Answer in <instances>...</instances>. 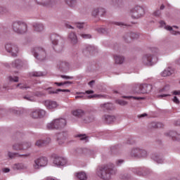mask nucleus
Instances as JSON below:
<instances>
[{
    "label": "nucleus",
    "instance_id": "338daca9",
    "mask_svg": "<svg viewBox=\"0 0 180 180\" xmlns=\"http://www.w3.org/2000/svg\"><path fill=\"white\" fill-rule=\"evenodd\" d=\"M75 98H76V99H79V98H82V96H76Z\"/></svg>",
    "mask_w": 180,
    "mask_h": 180
},
{
    "label": "nucleus",
    "instance_id": "1a4fd4ad",
    "mask_svg": "<svg viewBox=\"0 0 180 180\" xmlns=\"http://www.w3.org/2000/svg\"><path fill=\"white\" fill-rule=\"evenodd\" d=\"M46 165H47V158L43 157L34 161V168L39 169L40 167H46Z\"/></svg>",
    "mask_w": 180,
    "mask_h": 180
},
{
    "label": "nucleus",
    "instance_id": "680f3d73",
    "mask_svg": "<svg viewBox=\"0 0 180 180\" xmlns=\"http://www.w3.org/2000/svg\"><path fill=\"white\" fill-rule=\"evenodd\" d=\"M160 98H165V96H169V94H162V95H160L159 96Z\"/></svg>",
    "mask_w": 180,
    "mask_h": 180
},
{
    "label": "nucleus",
    "instance_id": "4c0bfd02",
    "mask_svg": "<svg viewBox=\"0 0 180 180\" xmlns=\"http://www.w3.org/2000/svg\"><path fill=\"white\" fill-rule=\"evenodd\" d=\"M14 168H15V169H23L25 166L22 163H18L14 165Z\"/></svg>",
    "mask_w": 180,
    "mask_h": 180
},
{
    "label": "nucleus",
    "instance_id": "3c124183",
    "mask_svg": "<svg viewBox=\"0 0 180 180\" xmlns=\"http://www.w3.org/2000/svg\"><path fill=\"white\" fill-rule=\"evenodd\" d=\"M155 161L158 162V164H162L163 161L162 160V159H158V158H155Z\"/></svg>",
    "mask_w": 180,
    "mask_h": 180
},
{
    "label": "nucleus",
    "instance_id": "0eeeda50",
    "mask_svg": "<svg viewBox=\"0 0 180 180\" xmlns=\"http://www.w3.org/2000/svg\"><path fill=\"white\" fill-rule=\"evenodd\" d=\"M157 61V57L146 54L142 58V62L145 65H153Z\"/></svg>",
    "mask_w": 180,
    "mask_h": 180
},
{
    "label": "nucleus",
    "instance_id": "bb28decb",
    "mask_svg": "<svg viewBox=\"0 0 180 180\" xmlns=\"http://www.w3.org/2000/svg\"><path fill=\"white\" fill-rule=\"evenodd\" d=\"M29 154H25V155H19L18 153H13L8 152V157L10 158H15V157H29Z\"/></svg>",
    "mask_w": 180,
    "mask_h": 180
},
{
    "label": "nucleus",
    "instance_id": "5fc2aeb1",
    "mask_svg": "<svg viewBox=\"0 0 180 180\" xmlns=\"http://www.w3.org/2000/svg\"><path fill=\"white\" fill-rule=\"evenodd\" d=\"M173 95H180V91H174Z\"/></svg>",
    "mask_w": 180,
    "mask_h": 180
},
{
    "label": "nucleus",
    "instance_id": "a19ab883",
    "mask_svg": "<svg viewBox=\"0 0 180 180\" xmlns=\"http://www.w3.org/2000/svg\"><path fill=\"white\" fill-rule=\"evenodd\" d=\"M116 103H118V105H120L121 106H125V105H127V102L123 100H117Z\"/></svg>",
    "mask_w": 180,
    "mask_h": 180
},
{
    "label": "nucleus",
    "instance_id": "7ed1b4c3",
    "mask_svg": "<svg viewBox=\"0 0 180 180\" xmlns=\"http://www.w3.org/2000/svg\"><path fill=\"white\" fill-rule=\"evenodd\" d=\"M65 124H67V121L65 119H56L47 124V129L48 130H53L54 129H63V127H65Z\"/></svg>",
    "mask_w": 180,
    "mask_h": 180
},
{
    "label": "nucleus",
    "instance_id": "49530a36",
    "mask_svg": "<svg viewBox=\"0 0 180 180\" xmlns=\"http://www.w3.org/2000/svg\"><path fill=\"white\" fill-rule=\"evenodd\" d=\"M24 99H27V101H30L31 102H34V97L33 96L30 97V96H26L24 97Z\"/></svg>",
    "mask_w": 180,
    "mask_h": 180
},
{
    "label": "nucleus",
    "instance_id": "58836bf2",
    "mask_svg": "<svg viewBox=\"0 0 180 180\" xmlns=\"http://www.w3.org/2000/svg\"><path fill=\"white\" fill-rule=\"evenodd\" d=\"M75 25L77 27H78V29H82V27H85V26H86V24H85L84 22H82V23L76 22L75 23Z\"/></svg>",
    "mask_w": 180,
    "mask_h": 180
},
{
    "label": "nucleus",
    "instance_id": "aec40b11",
    "mask_svg": "<svg viewBox=\"0 0 180 180\" xmlns=\"http://www.w3.org/2000/svg\"><path fill=\"white\" fill-rule=\"evenodd\" d=\"M115 116H112V115H105L104 117H103V120H104V122H105V123L110 124V123H113V122H115Z\"/></svg>",
    "mask_w": 180,
    "mask_h": 180
},
{
    "label": "nucleus",
    "instance_id": "5701e85b",
    "mask_svg": "<svg viewBox=\"0 0 180 180\" xmlns=\"http://www.w3.org/2000/svg\"><path fill=\"white\" fill-rule=\"evenodd\" d=\"M114 60L115 64H123V61H124V58L120 55L114 56Z\"/></svg>",
    "mask_w": 180,
    "mask_h": 180
},
{
    "label": "nucleus",
    "instance_id": "423d86ee",
    "mask_svg": "<svg viewBox=\"0 0 180 180\" xmlns=\"http://www.w3.org/2000/svg\"><path fill=\"white\" fill-rule=\"evenodd\" d=\"M6 50L8 53H10L12 57H16L18 53L19 52V48L13 44H7L6 45Z\"/></svg>",
    "mask_w": 180,
    "mask_h": 180
},
{
    "label": "nucleus",
    "instance_id": "2eb2a0df",
    "mask_svg": "<svg viewBox=\"0 0 180 180\" xmlns=\"http://www.w3.org/2000/svg\"><path fill=\"white\" fill-rule=\"evenodd\" d=\"M152 86L150 84H141L139 86V94H147L148 92H150L152 89Z\"/></svg>",
    "mask_w": 180,
    "mask_h": 180
},
{
    "label": "nucleus",
    "instance_id": "e2e57ef3",
    "mask_svg": "<svg viewBox=\"0 0 180 180\" xmlns=\"http://www.w3.org/2000/svg\"><path fill=\"white\" fill-rule=\"evenodd\" d=\"M95 82V81L92 80L89 83V85H90V86H92V85H94V83Z\"/></svg>",
    "mask_w": 180,
    "mask_h": 180
},
{
    "label": "nucleus",
    "instance_id": "a878e982",
    "mask_svg": "<svg viewBox=\"0 0 180 180\" xmlns=\"http://www.w3.org/2000/svg\"><path fill=\"white\" fill-rule=\"evenodd\" d=\"M22 64V61L17 59L11 63V67H13V68H19V67H21Z\"/></svg>",
    "mask_w": 180,
    "mask_h": 180
},
{
    "label": "nucleus",
    "instance_id": "de8ad7c7",
    "mask_svg": "<svg viewBox=\"0 0 180 180\" xmlns=\"http://www.w3.org/2000/svg\"><path fill=\"white\" fill-rule=\"evenodd\" d=\"M130 37L131 39H139V34L133 32V33H131Z\"/></svg>",
    "mask_w": 180,
    "mask_h": 180
},
{
    "label": "nucleus",
    "instance_id": "09e8293b",
    "mask_svg": "<svg viewBox=\"0 0 180 180\" xmlns=\"http://www.w3.org/2000/svg\"><path fill=\"white\" fill-rule=\"evenodd\" d=\"M173 102L176 103V105L179 104V99L176 96H174L173 98Z\"/></svg>",
    "mask_w": 180,
    "mask_h": 180
},
{
    "label": "nucleus",
    "instance_id": "6e6552de",
    "mask_svg": "<svg viewBox=\"0 0 180 180\" xmlns=\"http://www.w3.org/2000/svg\"><path fill=\"white\" fill-rule=\"evenodd\" d=\"M144 15V9L141 6H136L131 11V16L134 19H139Z\"/></svg>",
    "mask_w": 180,
    "mask_h": 180
},
{
    "label": "nucleus",
    "instance_id": "f257e3e1",
    "mask_svg": "<svg viewBox=\"0 0 180 180\" xmlns=\"http://www.w3.org/2000/svg\"><path fill=\"white\" fill-rule=\"evenodd\" d=\"M112 174H115V169H113V167H109V166L101 167L97 172L98 176L104 180H109Z\"/></svg>",
    "mask_w": 180,
    "mask_h": 180
},
{
    "label": "nucleus",
    "instance_id": "79ce46f5",
    "mask_svg": "<svg viewBox=\"0 0 180 180\" xmlns=\"http://www.w3.org/2000/svg\"><path fill=\"white\" fill-rule=\"evenodd\" d=\"M17 86H19L20 89H27L28 88H30V86L22 84H18Z\"/></svg>",
    "mask_w": 180,
    "mask_h": 180
},
{
    "label": "nucleus",
    "instance_id": "0e129e2a",
    "mask_svg": "<svg viewBox=\"0 0 180 180\" xmlns=\"http://www.w3.org/2000/svg\"><path fill=\"white\" fill-rule=\"evenodd\" d=\"M176 126H180V120L176 122Z\"/></svg>",
    "mask_w": 180,
    "mask_h": 180
},
{
    "label": "nucleus",
    "instance_id": "dca6fc26",
    "mask_svg": "<svg viewBox=\"0 0 180 180\" xmlns=\"http://www.w3.org/2000/svg\"><path fill=\"white\" fill-rule=\"evenodd\" d=\"M67 137H68V134H67V132H62L58 134L57 139L58 144H64V143L67 140Z\"/></svg>",
    "mask_w": 180,
    "mask_h": 180
},
{
    "label": "nucleus",
    "instance_id": "9d476101",
    "mask_svg": "<svg viewBox=\"0 0 180 180\" xmlns=\"http://www.w3.org/2000/svg\"><path fill=\"white\" fill-rule=\"evenodd\" d=\"M132 157H143V158L147 156V151L143 149L134 148L131 152Z\"/></svg>",
    "mask_w": 180,
    "mask_h": 180
},
{
    "label": "nucleus",
    "instance_id": "c756f323",
    "mask_svg": "<svg viewBox=\"0 0 180 180\" xmlns=\"http://www.w3.org/2000/svg\"><path fill=\"white\" fill-rule=\"evenodd\" d=\"M34 29L35 32H41L44 29V27L43 26V24H34Z\"/></svg>",
    "mask_w": 180,
    "mask_h": 180
},
{
    "label": "nucleus",
    "instance_id": "a18cd8bd",
    "mask_svg": "<svg viewBox=\"0 0 180 180\" xmlns=\"http://www.w3.org/2000/svg\"><path fill=\"white\" fill-rule=\"evenodd\" d=\"M112 106H113L112 103L104 104V108H106V109H108V110H110L112 109Z\"/></svg>",
    "mask_w": 180,
    "mask_h": 180
},
{
    "label": "nucleus",
    "instance_id": "052dcab7",
    "mask_svg": "<svg viewBox=\"0 0 180 180\" xmlns=\"http://www.w3.org/2000/svg\"><path fill=\"white\" fill-rule=\"evenodd\" d=\"M66 27L68 29H74V27L71 26L70 25L66 24Z\"/></svg>",
    "mask_w": 180,
    "mask_h": 180
},
{
    "label": "nucleus",
    "instance_id": "ea45409f",
    "mask_svg": "<svg viewBox=\"0 0 180 180\" xmlns=\"http://www.w3.org/2000/svg\"><path fill=\"white\" fill-rule=\"evenodd\" d=\"M67 84H72V82H56L55 84L57 85L58 86H61L63 85H67Z\"/></svg>",
    "mask_w": 180,
    "mask_h": 180
},
{
    "label": "nucleus",
    "instance_id": "f3484780",
    "mask_svg": "<svg viewBox=\"0 0 180 180\" xmlns=\"http://www.w3.org/2000/svg\"><path fill=\"white\" fill-rule=\"evenodd\" d=\"M160 24L162 27H165V29L166 30H169L170 32V33H172V34H180L179 32L174 31V30H172V27L169 26V25H165V22L160 21Z\"/></svg>",
    "mask_w": 180,
    "mask_h": 180
},
{
    "label": "nucleus",
    "instance_id": "bf43d9fd",
    "mask_svg": "<svg viewBox=\"0 0 180 180\" xmlns=\"http://www.w3.org/2000/svg\"><path fill=\"white\" fill-rule=\"evenodd\" d=\"M86 94H88L89 95L91 94H94V91H92V90H87V91H86Z\"/></svg>",
    "mask_w": 180,
    "mask_h": 180
},
{
    "label": "nucleus",
    "instance_id": "cd10ccee",
    "mask_svg": "<svg viewBox=\"0 0 180 180\" xmlns=\"http://www.w3.org/2000/svg\"><path fill=\"white\" fill-rule=\"evenodd\" d=\"M76 176L78 178L79 180H86V174L83 172H80L79 173H77Z\"/></svg>",
    "mask_w": 180,
    "mask_h": 180
},
{
    "label": "nucleus",
    "instance_id": "69168bd1",
    "mask_svg": "<svg viewBox=\"0 0 180 180\" xmlns=\"http://www.w3.org/2000/svg\"><path fill=\"white\" fill-rule=\"evenodd\" d=\"M146 116H147V114L144 113V114L141 115L139 116V117H146Z\"/></svg>",
    "mask_w": 180,
    "mask_h": 180
},
{
    "label": "nucleus",
    "instance_id": "b1692460",
    "mask_svg": "<svg viewBox=\"0 0 180 180\" xmlns=\"http://www.w3.org/2000/svg\"><path fill=\"white\" fill-rule=\"evenodd\" d=\"M58 39H60V37L57 35V34H53L51 35V40L54 46H57L58 44Z\"/></svg>",
    "mask_w": 180,
    "mask_h": 180
},
{
    "label": "nucleus",
    "instance_id": "37998d69",
    "mask_svg": "<svg viewBox=\"0 0 180 180\" xmlns=\"http://www.w3.org/2000/svg\"><path fill=\"white\" fill-rule=\"evenodd\" d=\"M80 36L83 39H91V34H81Z\"/></svg>",
    "mask_w": 180,
    "mask_h": 180
},
{
    "label": "nucleus",
    "instance_id": "c85d7f7f",
    "mask_svg": "<svg viewBox=\"0 0 180 180\" xmlns=\"http://www.w3.org/2000/svg\"><path fill=\"white\" fill-rule=\"evenodd\" d=\"M136 174L140 176H144V175H147V172H146V168H138L136 170Z\"/></svg>",
    "mask_w": 180,
    "mask_h": 180
},
{
    "label": "nucleus",
    "instance_id": "412c9836",
    "mask_svg": "<svg viewBox=\"0 0 180 180\" xmlns=\"http://www.w3.org/2000/svg\"><path fill=\"white\" fill-rule=\"evenodd\" d=\"M69 39L72 43V44H77L78 43V39L77 38V34L74 32H71L69 34Z\"/></svg>",
    "mask_w": 180,
    "mask_h": 180
},
{
    "label": "nucleus",
    "instance_id": "c03bdc74",
    "mask_svg": "<svg viewBox=\"0 0 180 180\" xmlns=\"http://www.w3.org/2000/svg\"><path fill=\"white\" fill-rule=\"evenodd\" d=\"M124 98H127V99H130V98H132V99H136L137 101H140V99H144L143 97H136V96H124Z\"/></svg>",
    "mask_w": 180,
    "mask_h": 180
},
{
    "label": "nucleus",
    "instance_id": "7c9ffc66",
    "mask_svg": "<svg viewBox=\"0 0 180 180\" xmlns=\"http://www.w3.org/2000/svg\"><path fill=\"white\" fill-rule=\"evenodd\" d=\"M37 4L39 5H44L45 6H47V5H50V3L51 2V0H36Z\"/></svg>",
    "mask_w": 180,
    "mask_h": 180
},
{
    "label": "nucleus",
    "instance_id": "6e6d98bb",
    "mask_svg": "<svg viewBox=\"0 0 180 180\" xmlns=\"http://www.w3.org/2000/svg\"><path fill=\"white\" fill-rule=\"evenodd\" d=\"M115 25H117V26H124V24L122 22H115Z\"/></svg>",
    "mask_w": 180,
    "mask_h": 180
},
{
    "label": "nucleus",
    "instance_id": "2f4dec72",
    "mask_svg": "<svg viewBox=\"0 0 180 180\" xmlns=\"http://www.w3.org/2000/svg\"><path fill=\"white\" fill-rule=\"evenodd\" d=\"M58 67L60 70H63V68H68V63L67 62H59L58 63Z\"/></svg>",
    "mask_w": 180,
    "mask_h": 180
},
{
    "label": "nucleus",
    "instance_id": "9b49d317",
    "mask_svg": "<svg viewBox=\"0 0 180 180\" xmlns=\"http://www.w3.org/2000/svg\"><path fill=\"white\" fill-rule=\"evenodd\" d=\"M33 119H39V117H44L46 116V111L44 110L37 109L32 111L30 114Z\"/></svg>",
    "mask_w": 180,
    "mask_h": 180
},
{
    "label": "nucleus",
    "instance_id": "774afa93",
    "mask_svg": "<svg viewBox=\"0 0 180 180\" xmlns=\"http://www.w3.org/2000/svg\"><path fill=\"white\" fill-rule=\"evenodd\" d=\"M46 180H56V179H53V178L48 177V178L46 179Z\"/></svg>",
    "mask_w": 180,
    "mask_h": 180
},
{
    "label": "nucleus",
    "instance_id": "393cba45",
    "mask_svg": "<svg viewBox=\"0 0 180 180\" xmlns=\"http://www.w3.org/2000/svg\"><path fill=\"white\" fill-rule=\"evenodd\" d=\"M50 143V139H48L47 141L39 140L36 142L35 146H37V147H43V146H46Z\"/></svg>",
    "mask_w": 180,
    "mask_h": 180
},
{
    "label": "nucleus",
    "instance_id": "473e14b6",
    "mask_svg": "<svg viewBox=\"0 0 180 180\" xmlns=\"http://www.w3.org/2000/svg\"><path fill=\"white\" fill-rule=\"evenodd\" d=\"M49 94H58V92H70L69 89H57L56 91L48 90Z\"/></svg>",
    "mask_w": 180,
    "mask_h": 180
},
{
    "label": "nucleus",
    "instance_id": "a211bd4d",
    "mask_svg": "<svg viewBox=\"0 0 180 180\" xmlns=\"http://www.w3.org/2000/svg\"><path fill=\"white\" fill-rule=\"evenodd\" d=\"M167 136H170L172 137V140H176V141H180V134L176 133V131H169L168 134H167Z\"/></svg>",
    "mask_w": 180,
    "mask_h": 180
},
{
    "label": "nucleus",
    "instance_id": "4468645a",
    "mask_svg": "<svg viewBox=\"0 0 180 180\" xmlns=\"http://www.w3.org/2000/svg\"><path fill=\"white\" fill-rule=\"evenodd\" d=\"M44 105L46 109H48L49 110H53V109H56L58 106V104L56 101L51 100L45 101Z\"/></svg>",
    "mask_w": 180,
    "mask_h": 180
},
{
    "label": "nucleus",
    "instance_id": "f8f14e48",
    "mask_svg": "<svg viewBox=\"0 0 180 180\" xmlns=\"http://www.w3.org/2000/svg\"><path fill=\"white\" fill-rule=\"evenodd\" d=\"M53 164L57 165V167H64V165L67 164V159L63 157L57 156L53 160Z\"/></svg>",
    "mask_w": 180,
    "mask_h": 180
},
{
    "label": "nucleus",
    "instance_id": "e433bc0d",
    "mask_svg": "<svg viewBox=\"0 0 180 180\" xmlns=\"http://www.w3.org/2000/svg\"><path fill=\"white\" fill-rule=\"evenodd\" d=\"M32 77H43V72H33L31 73Z\"/></svg>",
    "mask_w": 180,
    "mask_h": 180
},
{
    "label": "nucleus",
    "instance_id": "72a5a7b5",
    "mask_svg": "<svg viewBox=\"0 0 180 180\" xmlns=\"http://www.w3.org/2000/svg\"><path fill=\"white\" fill-rule=\"evenodd\" d=\"M77 137H79L82 141L84 140L85 143L88 142V136L85 134H78Z\"/></svg>",
    "mask_w": 180,
    "mask_h": 180
},
{
    "label": "nucleus",
    "instance_id": "864d4df0",
    "mask_svg": "<svg viewBox=\"0 0 180 180\" xmlns=\"http://www.w3.org/2000/svg\"><path fill=\"white\" fill-rule=\"evenodd\" d=\"M86 50H87V51H89V52L91 53V51H92V50H94V47L89 46H88V47L86 48Z\"/></svg>",
    "mask_w": 180,
    "mask_h": 180
},
{
    "label": "nucleus",
    "instance_id": "39448f33",
    "mask_svg": "<svg viewBox=\"0 0 180 180\" xmlns=\"http://www.w3.org/2000/svg\"><path fill=\"white\" fill-rule=\"evenodd\" d=\"M34 56L37 60H39V61H44V60H46L47 57V53H46V51L44 49L41 47H36L33 50Z\"/></svg>",
    "mask_w": 180,
    "mask_h": 180
},
{
    "label": "nucleus",
    "instance_id": "603ef678",
    "mask_svg": "<svg viewBox=\"0 0 180 180\" xmlns=\"http://www.w3.org/2000/svg\"><path fill=\"white\" fill-rule=\"evenodd\" d=\"M2 171H3V172H4V173H7V172H10L11 169H10L9 168L6 167V168H4V169H2Z\"/></svg>",
    "mask_w": 180,
    "mask_h": 180
},
{
    "label": "nucleus",
    "instance_id": "f704fd0d",
    "mask_svg": "<svg viewBox=\"0 0 180 180\" xmlns=\"http://www.w3.org/2000/svg\"><path fill=\"white\" fill-rule=\"evenodd\" d=\"M66 4L69 6H75V4H77V1L75 0H65Z\"/></svg>",
    "mask_w": 180,
    "mask_h": 180
},
{
    "label": "nucleus",
    "instance_id": "20e7f679",
    "mask_svg": "<svg viewBox=\"0 0 180 180\" xmlns=\"http://www.w3.org/2000/svg\"><path fill=\"white\" fill-rule=\"evenodd\" d=\"M13 30L15 33H18L19 34H22V33H26L27 31V25L26 23L20 21H16L13 23L12 25Z\"/></svg>",
    "mask_w": 180,
    "mask_h": 180
},
{
    "label": "nucleus",
    "instance_id": "ddd939ff",
    "mask_svg": "<svg viewBox=\"0 0 180 180\" xmlns=\"http://www.w3.org/2000/svg\"><path fill=\"white\" fill-rule=\"evenodd\" d=\"M31 144L30 143L25 142L23 143L22 146H21L19 143H15L13 146V150L15 151H20L22 150H27V148H30Z\"/></svg>",
    "mask_w": 180,
    "mask_h": 180
},
{
    "label": "nucleus",
    "instance_id": "6ab92c4d",
    "mask_svg": "<svg viewBox=\"0 0 180 180\" xmlns=\"http://www.w3.org/2000/svg\"><path fill=\"white\" fill-rule=\"evenodd\" d=\"M105 11V8H96L92 12V15L93 16H96L97 15H100L101 16H103Z\"/></svg>",
    "mask_w": 180,
    "mask_h": 180
},
{
    "label": "nucleus",
    "instance_id": "c9c22d12",
    "mask_svg": "<svg viewBox=\"0 0 180 180\" xmlns=\"http://www.w3.org/2000/svg\"><path fill=\"white\" fill-rule=\"evenodd\" d=\"M8 80L10 81V82H18L19 81V77L9 76Z\"/></svg>",
    "mask_w": 180,
    "mask_h": 180
},
{
    "label": "nucleus",
    "instance_id": "8fccbe9b",
    "mask_svg": "<svg viewBox=\"0 0 180 180\" xmlns=\"http://www.w3.org/2000/svg\"><path fill=\"white\" fill-rule=\"evenodd\" d=\"M61 78H64L65 79H72L74 77H70V76L61 75Z\"/></svg>",
    "mask_w": 180,
    "mask_h": 180
},
{
    "label": "nucleus",
    "instance_id": "4be33fe9",
    "mask_svg": "<svg viewBox=\"0 0 180 180\" xmlns=\"http://www.w3.org/2000/svg\"><path fill=\"white\" fill-rule=\"evenodd\" d=\"M172 74H174V70L169 68L162 72V77H169V75H172Z\"/></svg>",
    "mask_w": 180,
    "mask_h": 180
},
{
    "label": "nucleus",
    "instance_id": "13d9d810",
    "mask_svg": "<svg viewBox=\"0 0 180 180\" xmlns=\"http://www.w3.org/2000/svg\"><path fill=\"white\" fill-rule=\"evenodd\" d=\"M123 160H117V165H120V164H122V163H123Z\"/></svg>",
    "mask_w": 180,
    "mask_h": 180
},
{
    "label": "nucleus",
    "instance_id": "4d7b16f0",
    "mask_svg": "<svg viewBox=\"0 0 180 180\" xmlns=\"http://www.w3.org/2000/svg\"><path fill=\"white\" fill-rule=\"evenodd\" d=\"M160 13H161L160 12V11H158L154 13V15H155V16H160Z\"/></svg>",
    "mask_w": 180,
    "mask_h": 180
},
{
    "label": "nucleus",
    "instance_id": "f03ea898",
    "mask_svg": "<svg viewBox=\"0 0 180 180\" xmlns=\"http://www.w3.org/2000/svg\"><path fill=\"white\" fill-rule=\"evenodd\" d=\"M72 115L76 117H79L82 119L84 123H91V122H94V116L89 115V113H85V112H84V110L82 109L73 110Z\"/></svg>",
    "mask_w": 180,
    "mask_h": 180
}]
</instances>
